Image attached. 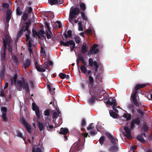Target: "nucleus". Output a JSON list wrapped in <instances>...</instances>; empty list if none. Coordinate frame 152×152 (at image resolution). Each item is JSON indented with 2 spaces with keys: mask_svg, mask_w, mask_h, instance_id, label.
Wrapping results in <instances>:
<instances>
[{
  "mask_svg": "<svg viewBox=\"0 0 152 152\" xmlns=\"http://www.w3.org/2000/svg\"><path fill=\"white\" fill-rule=\"evenodd\" d=\"M88 77L89 93L91 96V98L89 100V102L92 104L95 102V100L97 99V98L100 96L103 95L106 92L102 88L99 87V86H95L93 84L94 79L91 75L89 76Z\"/></svg>",
  "mask_w": 152,
  "mask_h": 152,
  "instance_id": "1",
  "label": "nucleus"
},
{
  "mask_svg": "<svg viewBox=\"0 0 152 152\" xmlns=\"http://www.w3.org/2000/svg\"><path fill=\"white\" fill-rule=\"evenodd\" d=\"M17 83L20 87L19 88L20 91H21L22 88L25 89L26 92L30 94V90L29 88V86L28 82L26 81L25 79L23 78L21 80H18Z\"/></svg>",
  "mask_w": 152,
  "mask_h": 152,
  "instance_id": "2",
  "label": "nucleus"
},
{
  "mask_svg": "<svg viewBox=\"0 0 152 152\" xmlns=\"http://www.w3.org/2000/svg\"><path fill=\"white\" fill-rule=\"evenodd\" d=\"M80 12L79 9L76 7L74 8L72 7L70 10L69 15V21L71 22L72 20L75 18H76Z\"/></svg>",
  "mask_w": 152,
  "mask_h": 152,
  "instance_id": "3",
  "label": "nucleus"
},
{
  "mask_svg": "<svg viewBox=\"0 0 152 152\" xmlns=\"http://www.w3.org/2000/svg\"><path fill=\"white\" fill-rule=\"evenodd\" d=\"M98 46L97 44H94L88 51L87 55L90 57L93 53L97 54L99 53V50L98 48H97Z\"/></svg>",
  "mask_w": 152,
  "mask_h": 152,
  "instance_id": "4",
  "label": "nucleus"
},
{
  "mask_svg": "<svg viewBox=\"0 0 152 152\" xmlns=\"http://www.w3.org/2000/svg\"><path fill=\"white\" fill-rule=\"evenodd\" d=\"M107 104L109 105H112L113 106V110L117 113H118V110L115 108V107L117 105V104L116 103V100L115 99H113L111 98H110V99H108L106 102Z\"/></svg>",
  "mask_w": 152,
  "mask_h": 152,
  "instance_id": "5",
  "label": "nucleus"
},
{
  "mask_svg": "<svg viewBox=\"0 0 152 152\" xmlns=\"http://www.w3.org/2000/svg\"><path fill=\"white\" fill-rule=\"evenodd\" d=\"M5 39H3V43H4V40L6 44L7 45H8V51L11 53L12 51V47L10 46L11 40L9 36L7 34L4 35Z\"/></svg>",
  "mask_w": 152,
  "mask_h": 152,
  "instance_id": "6",
  "label": "nucleus"
},
{
  "mask_svg": "<svg viewBox=\"0 0 152 152\" xmlns=\"http://www.w3.org/2000/svg\"><path fill=\"white\" fill-rule=\"evenodd\" d=\"M88 65L90 67H95V72H96L98 71V68H99V66L97 64L96 61H94L93 59L91 58H90L88 60Z\"/></svg>",
  "mask_w": 152,
  "mask_h": 152,
  "instance_id": "7",
  "label": "nucleus"
},
{
  "mask_svg": "<svg viewBox=\"0 0 152 152\" xmlns=\"http://www.w3.org/2000/svg\"><path fill=\"white\" fill-rule=\"evenodd\" d=\"M4 48L3 51L1 52V62L3 63L6 60V49L7 48V44L5 43V42L4 40V45H3Z\"/></svg>",
  "mask_w": 152,
  "mask_h": 152,
  "instance_id": "8",
  "label": "nucleus"
},
{
  "mask_svg": "<svg viewBox=\"0 0 152 152\" xmlns=\"http://www.w3.org/2000/svg\"><path fill=\"white\" fill-rule=\"evenodd\" d=\"M137 93V90H136L133 91L131 96V98H132L133 102L134 105L137 107H139L140 104L138 103L136 97V94Z\"/></svg>",
  "mask_w": 152,
  "mask_h": 152,
  "instance_id": "9",
  "label": "nucleus"
},
{
  "mask_svg": "<svg viewBox=\"0 0 152 152\" xmlns=\"http://www.w3.org/2000/svg\"><path fill=\"white\" fill-rule=\"evenodd\" d=\"M124 129L125 131V133L124 135L128 139H130L131 138V130L132 129H129L127 126H124Z\"/></svg>",
  "mask_w": 152,
  "mask_h": 152,
  "instance_id": "10",
  "label": "nucleus"
},
{
  "mask_svg": "<svg viewBox=\"0 0 152 152\" xmlns=\"http://www.w3.org/2000/svg\"><path fill=\"white\" fill-rule=\"evenodd\" d=\"M140 123V119L139 117L136 118L135 119H132L130 124L131 129H133L135 127V124L139 125Z\"/></svg>",
  "mask_w": 152,
  "mask_h": 152,
  "instance_id": "11",
  "label": "nucleus"
},
{
  "mask_svg": "<svg viewBox=\"0 0 152 152\" xmlns=\"http://www.w3.org/2000/svg\"><path fill=\"white\" fill-rule=\"evenodd\" d=\"M21 121L23 125L24 126L28 132L30 133L32 132V131L31 128V126L28 123L23 119L22 118L21 120Z\"/></svg>",
  "mask_w": 152,
  "mask_h": 152,
  "instance_id": "12",
  "label": "nucleus"
},
{
  "mask_svg": "<svg viewBox=\"0 0 152 152\" xmlns=\"http://www.w3.org/2000/svg\"><path fill=\"white\" fill-rule=\"evenodd\" d=\"M74 42L72 40H70L65 42H64L62 40L60 41V44L61 45L64 46L69 47L70 45H72L73 44Z\"/></svg>",
  "mask_w": 152,
  "mask_h": 152,
  "instance_id": "13",
  "label": "nucleus"
},
{
  "mask_svg": "<svg viewBox=\"0 0 152 152\" xmlns=\"http://www.w3.org/2000/svg\"><path fill=\"white\" fill-rule=\"evenodd\" d=\"M82 144L79 142H75L72 146V148L74 147V151H79L81 148Z\"/></svg>",
  "mask_w": 152,
  "mask_h": 152,
  "instance_id": "14",
  "label": "nucleus"
},
{
  "mask_svg": "<svg viewBox=\"0 0 152 152\" xmlns=\"http://www.w3.org/2000/svg\"><path fill=\"white\" fill-rule=\"evenodd\" d=\"M35 67L38 72H45V69L40 67V65L39 64L37 61H35L34 63Z\"/></svg>",
  "mask_w": 152,
  "mask_h": 152,
  "instance_id": "15",
  "label": "nucleus"
},
{
  "mask_svg": "<svg viewBox=\"0 0 152 152\" xmlns=\"http://www.w3.org/2000/svg\"><path fill=\"white\" fill-rule=\"evenodd\" d=\"M88 49V45L86 44L85 45H83L81 48V52L83 54H85L87 52Z\"/></svg>",
  "mask_w": 152,
  "mask_h": 152,
  "instance_id": "16",
  "label": "nucleus"
},
{
  "mask_svg": "<svg viewBox=\"0 0 152 152\" xmlns=\"http://www.w3.org/2000/svg\"><path fill=\"white\" fill-rule=\"evenodd\" d=\"M31 64L30 60L28 59H27L23 63V66L25 69L28 68Z\"/></svg>",
  "mask_w": 152,
  "mask_h": 152,
  "instance_id": "17",
  "label": "nucleus"
},
{
  "mask_svg": "<svg viewBox=\"0 0 152 152\" xmlns=\"http://www.w3.org/2000/svg\"><path fill=\"white\" fill-rule=\"evenodd\" d=\"M28 84L30 88L33 90L35 88L36 83L35 81L34 80H31L28 81Z\"/></svg>",
  "mask_w": 152,
  "mask_h": 152,
  "instance_id": "18",
  "label": "nucleus"
},
{
  "mask_svg": "<svg viewBox=\"0 0 152 152\" xmlns=\"http://www.w3.org/2000/svg\"><path fill=\"white\" fill-rule=\"evenodd\" d=\"M17 77V75L15 74L13 77L10 78L11 85L12 86L13 84H15Z\"/></svg>",
  "mask_w": 152,
  "mask_h": 152,
  "instance_id": "19",
  "label": "nucleus"
},
{
  "mask_svg": "<svg viewBox=\"0 0 152 152\" xmlns=\"http://www.w3.org/2000/svg\"><path fill=\"white\" fill-rule=\"evenodd\" d=\"M146 86V84H137L134 88V89L136 90H138L139 89L143 88Z\"/></svg>",
  "mask_w": 152,
  "mask_h": 152,
  "instance_id": "20",
  "label": "nucleus"
},
{
  "mask_svg": "<svg viewBox=\"0 0 152 152\" xmlns=\"http://www.w3.org/2000/svg\"><path fill=\"white\" fill-rule=\"evenodd\" d=\"M69 132V130L67 128H61L60 129L59 133L64 135L67 134Z\"/></svg>",
  "mask_w": 152,
  "mask_h": 152,
  "instance_id": "21",
  "label": "nucleus"
},
{
  "mask_svg": "<svg viewBox=\"0 0 152 152\" xmlns=\"http://www.w3.org/2000/svg\"><path fill=\"white\" fill-rule=\"evenodd\" d=\"M24 26H22L20 29L18 33L17 34V37H21V36L23 34V32L24 31Z\"/></svg>",
  "mask_w": 152,
  "mask_h": 152,
  "instance_id": "22",
  "label": "nucleus"
},
{
  "mask_svg": "<svg viewBox=\"0 0 152 152\" xmlns=\"http://www.w3.org/2000/svg\"><path fill=\"white\" fill-rule=\"evenodd\" d=\"M110 116L114 118H118V114L114 112L113 110L109 111Z\"/></svg>",
  "mask_w": 152,
  "mask_h": 152,
  "instance_id": "23",
  "label": "nucleus"
},
{
  "mask_svg": "<svg viewBox=\"0 0 152 152\" xmlns=\"http://www.w3.org/2000/svg\"><path fill=\"white\" fill-rule=\"evenodd\" d=\"M118 150V148L116 145H113V146L111 147L109 151L112 152H116Z\"/></svg>",
  "mask_w": 152,
  "mask_h": 152,
  "instance_id": "24",
  "label": "nucleus"
},
{
  "mask_svg": "<svg viewBox=\"0 0 152 152\" xmlns=\"http://www.w3.org/2000/svg\"><path fill=\"white\" fill-rule=\"evenodd\" d=\"M38 126L39 130L41 131L44 129L45 126L42 123L39 122L38 123Z\"/></svg>",
  "mask_w": 152,
  "mask_h": 152,
  "instance_id": "25",
  "label": "nucleus"
},
{
  "mask_svg": "<svg viewBox=\"0 0 152 152\" xmlns=\"http://www.w3.org/2000/svg\"><path fill=\"white\" fill-rule=\"evenodd\" d=\"M149 129V127L147 125H143L142 128L141 130L142 131H144L145 132H147Z\"/></svg>",
  "mask_w": 152,
  "mask_h": 152,
  "instance_id": "26",
  "label": "nucleus"
},
{
  "mask_svg": "<svg viewBox=\"0 0 152 152\" xmlns=\"http://www.w3.org/2000/svg\"><path fill=\"white\" fill-rule=\"evenodd\" d=\"M80 69L81 71V72L84 74H86L87 72V69L85 66L82 65L80 67Z\"/></svg>",
  "mask_w": 152,
  "mask_h": 152,
  "instance_id": "27",
  "label": "nucleus"
},
{
  "mask_svg": "<svg viewBox=\"0 0 152 152\" xmlns=\"http://www.w3.org/2000/svg\"><path fill=\"white\" fill-rule=\"evenodd\" d=\"M48 88L49 92L50 94L53 95L55 94V92L54 91L55 89V88H51L50 85H48Z\"/></svg>",
  "mask_w": 152,
  "mask_h": 152,
  "instance_id": "28",
  "label": "nucleus"
},
{
  "mask_svg": "<svg viewBox=\"0 0 152 152\" xmlns=\"http://www.w3.org/2000/svg\"><path fill=\"white\" fill-rule=\"evenodd\" d=\"M137 139L140 142L142 143H144L145 142V141L143 137L141 135H138L137 137Z\"/></svg>",
  "mask_w": 152,
  "mask_h": 152,
  "instance_id": "29",
  "label": "nucleus"
},
{
  "mask_svg": "<svg viewBox=\"0 0 152 152\" xmlns=\"http://www.w3.org/2000/svg\"><path fill=\"white\" fill-rule=\"evenodd\" d=\"M80 14L83 20L85 21H86L88 19L87 16L85 15V14L83 12H80Z\"/></svg>",
  "mask_w": 152,
  "mask_h": 152,
  "instance_id": "30",
  "label": "nucleus"
},
{
  "mask_svg": "<svg viewBox=\"0 0 152 152\" xmlns=\"http://www.w3.org/2000/svg\"><path fill=\"white\" fill-rule=\"evenodd\" d=\"M45 27L46 28H47L48 31L49 32V33L51 34H52V33L51 31L50 28V26L49 25V24L47 22H45Z\"/></svg>",
  "mask_w": 152,
  "mask_h": 152,
  "instance_id": "31",
  "label": "nucleus"
},
{
  "mask_svg": "<svg viewBox=\"0 0 152 152\" xmlns=\"http://www.w3.org/2000/svg\"><path fill=\"white\" fill-rule=\"evenodd\" d=\"M26 31L27 32H26L25 37L26 39L27 40H28L29 39H30V34H31V31L29 30Z\"/></svg>",
  "mask_w": 152,
  "mask_h": 152,
  "instance_id": "32",
  "label": "nucleus"
},
{
  "mask_svg": "<svg viewBox=\"0 0 152 152\" xmlns=\"http://www.w3.org/2000/svg\"><path fill=\"white\" fill-rule=\"evenodd\" d=\"M31 39L30 38L27 40L26 39V41L28 42L27 47L28 48H31L32 47V43Z\"/></svg>",
  "mask_w": 152,
  "mask_h": 152,
  "instance_id": "33",
  "label": "nucleus"
},
{
  "mask_svg": "<svg viewBox=\"0 0 152 152\" xmlns=\"http://www.w3.org/2000/svg\"><path fill=\"white\" fill-rule=\"evenodd\" d=\"M104 140V137L103 136H102L99 139V143L101 145H102V144H103Z\"/></svg>",
  "mask_w": 152,
  "mask_h": 152,
  "instance_id": "34",
  "label": "nucleus"
},
{
  "mask_svg": "<svg viewBox=\"0 0 152 152\" xmlns=\"http://www.w3.org/2000/svg\"><path fill=\"white\" fill-rule=\"evenodd\" d=\"M82 23L81 21H80L78 23V30L79 31H83V28L82 26Z\"/></svg>",
  "mask_w": 152,
  "mask_h": 152,
  "instance_id": "35",
  "label": "nucleus"
},
{
  "mask_svg": "<svg viewBox=\"0 0 152 152\" xmlns=\"http://www.w3.org/2000/svg\"><path fill=\"white\" fill-rule=\"evenodd\" d=\"M80 8L83 11H84L86 10V6L84 3H82L80 4Z\"/></svg>",
  "mask_w": 152,
  "mask_h": 152,
  "instance_id": "36",
  "label": "nucleus"
},
{
  "mask_svg": "<svg viewBox=\"0 0 152 152\" xmlns=\"http://www.w3.org/2000/svg\"><path fill=\"white\" fill-rule=\"evenodd\" d=\"M11 12L9 11L7 12V16L6 17V20H10L11 18Z\"/></svg>",
  "mask_w": 152,
  "mask_h": 152,
  "instance_id": "37",
  "label": "nucleus"
},
{
  "mask_svg": "<svg viewBox=\"0 0 152 152\" xmlns=\"http://www.w3.org/2000/svg\"><path fill=\"white\" fill-rule=\"evenodd\" d=\"M16 14L18 15H20L22 14V12L20 11V7H18L16 10Z\"/></svg>",
  "mask_w": 152,
  "mask_h": 152,
  "instance_id": "38",
  "label": "nucleus"
},
{
  "mask_svg": "<svg viewBox=\"0 0 152 152\" xmlns=\"http://www.w3.org/2000/svg\"><path fill=\"white\" fill-rule=\"evenodd\" d=\"M28 17V14L26 13H24L22 16V18L24 20H26Z\"/></svg>",
  "mask_w": 152,
  "mask_h": 152,
  "instance_id": "39",
  "label": "nucleus"
},
{
  "mask_svg": "<svg viewBox=\"0 0 152 152\" xmlns=\"http://www.w3.org/2000/svg\"><path fill=\"white\" fill-rule=\"evenodd\" d=\"M125 118H126L127 121H129L131 119V115L130 114H125L124 115Z\"/></svg>",
  "mask_w": 152,
  "mask_h": 152,
  "instance_id": "40",
  "label": "nucleus"
},
{
  "mask_svg": "<svg viewBox=\"0 0 152 152\" xmlns=\"http://www.w3.org/2000/svg\"><path fill=\"white\" fill-rule=\"evenodd\" d=\"M48 2L51 5L56 4V0H48Z\"/></svg>",
  "mask_w": 152,
  "mask_h": 152,
  "instance_id": "41",
  "label": "nucleus"
},
{
  "mask_svg": "<svg viewBox=\"0 0 152 152\" xmlns=\"http://www.w3.org/2000/svg\"><path fill=\"white\" fill-rule=\"evenodd\" d=\"M80 61L83 64V65H84V66H86V61L84 59L83 56H81V58H80Z\"/></svg>",
  "mask_w": 152,
  "mask_h": 152,
  "instance_id": "42",
  "label": "nucleus"
},
{
  "mask_svg": "<svg viewBox=\"0 0 152 152\" xmlns=\"http://www.w3.org/2000/svg\"><path fill=\"white\" fill-rule=\"evenodd\" d=\"M78 58L76 60V64L77 66V68L78 69H79V61H80V58H81V55L80 54H79L78 55Z\"/></svg>",
  "mask_w": 152,
  "mask_h": 152,
  "instance_id": "43",
  "label": "nucleus"
},
{
  "mask_svg": "<svg viewBox=\"0 0 152 152\" xmlns=\"http://www.w3.org/2000/svg\"><path fill=\"white\" fill-rule=\"evenodd\" d=\"M35 113L37 116L38 118H40V113L39 109H37L36 110H35Z\"/></svg>",
  "mask_w": 152,
  "mask_h": 152,
  "instance_id": "44",
  "label": "nucleus"
},
{
  "mask_svg": "<svg viewBox=\"0 0 152 152\" xmlns=\"http://www.w3.org/2000/svg\"><path fill=\"white\" fill-rule=\"evenodd\" d=\"M41 150L39 148H37L36 149H36L35 147H33L32 148V152H41Z\"/></svg>",
  "mask_w": 152,
  "mask_h": 152,
  "instance_id": "45",
  "label": "nucleus"
},
{
  "mask_svg": "<svg viewBox=\"0 0 152 152\" xmlns=\"http://www.w3.org/2000/svg\"><path fill=\"white\" fill-rule=\"evenodd\" d=\"M32 109L33 110H36L37 109H39V107L37 106L36 104L34 103H33L32 104Z\"/></svg>",
  "mask_w": 152,
  "mask_h": 152,
  "instance_id": "46",
  "label": "nucleus"
},
{
  "mask_svg": "<svg viewBox=\"0 0 152 152\" xmlns=\"http://www.w3.org/2000/svg\"><path fill=\"white\" fill-rule=\"evenodd\" d=\"M50 113V111L48 109L44 111V115L46 116H49Z\"/></svg>",
  "mask_w": 152,
  "mask_h": 152,
  "instance_id": "47",
  "label": "nucleus"
},
{
  "mask_svg": "<svg viewBox=\"0 0 152 152\" xmlns=\"http://www.w3.org/2000/svg\"><path fill=\"white\" fill-rule=\"evenodd\" d=\"M110 140L111 142L113 145H116V143L115 142V138L113 137L110 139Z\"/></svg>",
  "mask_w": 152,
  "mask_h": 152,
  "instance_id": "48",
  "label": "nucleus"
},
{
  "mask_svg": "<svg viewBox=\"0 0 152 152\" xmlns=\"http://www.w3.org/2000/svg\"><path fill=\"white\" fill-rule=\"evenodd\" d=\"M59 76L61 78L64 79L65 78V76H66V74H64L62 72H61L59 75Z\"/></svg>",
  "mask_w": 152,
  "mask_h": 152,
  "instance_id": "49",
  "label": "nucleus"
},
{
  "mask_svg": "<svg viewBox=\"0 0 152 152\" xmlns=\"http://www.w3.org/2000/svg\"><path fill=\"white\" fill-rule=\"evenodd\" d=\"M9 4L6 3H4L2 4V7L3 8H5V9H7L9 8Z\"/></svg>",
  "mask_w": 152,
  "mask_h": 152,
  "instance_id": "50",
  "label": "nucleus"
},
{
  "mask_svg": "<svg viewBox=\"0 0 152 152\" xmlns=\"http://www.w3.org/2000/svg\"><path fill=\"white\" fill-rule=\"evenodd\" d=\"M2 118L4 121L5 122L7 121V119L5 113H3L2 114Z\"/></svg>",
  "mask_w": 152,
  "mask_h": 152,
  "instance_id": "51",
  "label": "nucleus"
},
{
  "mask_svg": "<svg viewBox=\"0 0 152 152\" xmlns=\"http://www.w3.org/2000/svg\"><path fill=\"white\" fill-rule=\"evenodd\" d=\"M86 124V121L84 119H83L82 120L81 123V126L82 127H84L85 126Z\"/></svg>",
  "mask_w": 152,
  "mask_h": 152,
  "instance_id": "52",
  "label": "nucleus"
},
{
  "mask_svg": "<svg viewBox=\"0 0 152 152\" xmlns=\"http://www.w3.org/2000/svg\"><path fill=\"white\" fill-rule=\"evenodd\" d=\"M39 33H37V32L34 30H32V36L34 37H35V35H38Z\"/></svg>",
  "mask_w": 152,
  "mask_h": 152,
  "instance_id": "53",
  "label": "nucleus"
},
{
  "mask_svg": "<svg viewBox=\"0 0 152 152\" xmlns=\"http://www.w3.org/2000/svg\"><path fill=\"white\" fill-rule=\"evenodd\" d=\"M93 124V123H91L88 126V127H87V129L88 130H89L90 129H92L94 128V126H92V125Z\"/></svg>",
  "mask_w": 152,
  "mask_h": 152,
  "instance_id": "54",
  "label": "nucleus"
},
{
  "mask_svg": "<svg viewBox=\"0 0 152 152\" xmlns=\"http://www.w3.org/2000/svg\"><path fill=\"white\" fill-rule=\"evenodd\" d=\"M56 4H62L64 3V0H56Z\"/></svg>",
  "mask_w": 152,
  "mask_h": 152,
  "instance_id": "55",
  "label": "nucleus"
},
{
  "mask_svg": "<svg viewBox=\"0 0 152 152\" xmlns=\"http://www.w3.org/2000/svg\"><path fill=\"white\" fill-rule=\"evenodd\" d=\"M58 113L56 111L54 112L53 113V119H56Z\"/></svg>",
  "mask_w": 152,
  "mask_h": 152,
  "instance_id": "56",
  "label": "nucleus"
},
{
  "mask_svg": "<svg viewBox=\"0 0 152 152\" xmlns=\"http://www.w3.org/2000/svg\"><path fill=\"white\" fill-rule=\"evenodd\" d=\"M67 33L69 37H71L72 35V31L71 30H69L67 31Z\"/></svg>",
  "mask_w": 152,
  "mask_h": 152,
  "instance_id": "57",
  "label": "nucleus"
},
{
  "mask_svg": "<svg viewBox=\"0 0 152 152\" xmlns=\"http://www.w3.org/2000/svg\"><path fill=\"white\" fill-rule=\"evenodd\" d=\"M105 135L107 136V137L109 138V139L113 137V136H112L111 134H110L109 133L107 132L105 133Z\"/></svg>",
  "mask_w": 152,
  "mask_h": 152,
  "instance_id": "58",
  "label": "nucleus"
},
{
  "mask_svg": "<svg viewBox=\"0 0 152 152\" xmlns=\"http://www.w3.org/2000/svg\"><path fill=\"white\" fill-rule=\"evenodd\" d=\"M91 31V29L89 28L86 30L85 32L87 34H90Z\"/></svg>",
  "mask_w": 152,
  "mask_h": 152,
  "instance_id": "59",
  "label": "nucleus"
},
{
  "mask_svg": "<svg viewBox=\"0 0 152 152\" xmlns=\"http://www.w3.org/2000/svg\"><path fill=\"white\" fill-rule=\"evenodd\" d=\"M16 135L17 136L19 137H23L22 133L19 132H17Z\"/></svg>",
  "mask_w": 152,
  "mask_h": 152,
  "instance_id": "60",
  "label": "nucleus"
},
{
  "mask_svg": "<svg viewBox=\"0 0 152 152\" xmlns=\"http://www.w3.org/2000/svg\"><path fill=\"white\" fill-rule=\"evenodd\" d=\"M137 112L140 114L141 115H143L144 114V112L142 111L141 109H138L137 110Z\"/></svg>",
  "mask_w": 152,
  "mask_h": 152,
  "instance_id": "61",
  "label": "nucleus"
},
{
  "mask_svg": "<svg viewBox=\"0 0 152 152\" xmlns=\"http://www.w3.org/2000/svg\"><path fill=\"white\" fill-rule=\"evenodd\" d=\"M129 108L130 109H132L135 108V106L134 104H130L129 106Z\"/></svg>",
  "mask_w": 152,
  "mask_h": 152,
  "instance_id": "62",
  "label": "nucleus"
},
{
  "mask_svg": "<svg viewBox=\"0 0 152 152\" xmlns=\"http://www.w3.org/2000/svg\"><path fill=\"white\" fill-rule=\"evenodd\" d=\"M46 37L48 39H50L51 38V35L50 34L48 33V32H47L46 33Z\"/></svg>",
  "mask_w": 152,
  "mask_h": 152,
  "instance_id": "63",
  "label": "nucleus"
},
{
  "mask_svg": "<svg viewBox=\"0 0 152 152\" xmlns=\"http://www.w3.org/2000/svg\"><path fill=\"white\" fill-rule=\"evenodd\" d=\"M49 16L51 18H53L54 17V15L53 12H50L49 14Z\"/></svg>",
  "mask_w": 152,
  "mask_h": 152,
  "instance_id": "64",
  "label": "nucleus"
}]
</instances>
